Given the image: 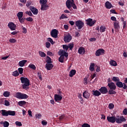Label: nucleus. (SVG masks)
<instances>
[{"label":"nucleus","mask_w":127,"mask_h":127,"mask_svg":"<svg viewBox=\"0 0 127 127\" xmlns=\"http://www.w3.org/2000/svg\"><path fill=\"white\" fill-rule=\"evenodd\" d=\"M21 83L23 84L22 85V88L26 91H27L29 89V86L30 85V80L26 77H21L20 79Z\"/></svg>","instance_id":"nucleus-1"},{"label":"nucleus","mask_w":127,"mask_h":127,"mask_svg":"<svg viewBox=\"0 0 127 127\" xmlns=\"http://www.w3.org/2000/svg\"><path fill=\"white\" fill-rule=\"evenodd\" d=\"M108 86L110 89L108 91V94L109 95H116L117 94V92L115 91L117 89V86L115 83L110 82L108 84Z\"/></svg>","instance_id":"nucleus-2"},{"label":"nucleus","mask_w":127,"mask_h":127,"mask_svg":"<svg viewBox=\"0 0 127 127\" xmlns=\"http://www.w3.org/2000/svg\"><path fill=\"white\" fill-rule=\"evenodd\" d=\"M16 98H17V99L23 100L27 99L28 98V95L24 93H22L21 92H17L16 93Z\"/></svg>","instance_id":"nucleus-3"},{"label":"nucleus","mask_w":127,"mask_h":127,"mask_svg":"<svg viewBox=\"0 0 127 127\" xmlns=\"http://www.w3.org/2000/svg\"><path fill=\"white\" fill-rule=\"evenodd\" d=\"M85 21L86 22V24L90 27L94 26L95 23L97 22V21L96 20H93V19L91 18L87 19L85 20Z\"/></svg>","instance_id":"nucleus-4"},{"label":"nucleus","mask_w":127,"mask_h":127,"mask_svg":"<svg viewBox=\"0 0 127 127\" xmlns=\"http://www.w3.org/2000/svg\"><path fill=\"white\" fill-rule=\"evenodd\" d=\"M126 118H124V116L120 117L117 116L115 117V122H116L117 124H122V123L126 122Z\"/></svg>","instance_id":"nucleus-5"},{"label":"nucleus","mask_w":127,"mask_h":127,"mask_svg":"<svg viewBox=\"0 0 127 127\" xmlns=\"http://www.w3.org/2000/svg\"><path fill=\"white\" fill-rule=\"evenodd\" d=\"M84 22L82 20H77L75 22V25L77 27L78 29H82L84 27Z\"/></svg>","instance_id":"nucleus-6"},{"label":"nucleus","mask_w":127,"mask_h":127,"mask_svg":"<svg viewBox=\"0 0 127 127\" xmlns=\"http://www.w3.org/2000/svg\"><path fill=\"white\" fill-rule=\"evenodd\" d=\"M71 39H72V36H71V35L69 33L67 34V35L64 36V42H65L66 43H68L70 42Z\"/></svg>","instance_id":"nucleus-7"},{"label":"nucleus","mask_w":127,"mask_h":127,"mask_svg":"<svg viewBox=\"0 0 127 127\" xmlns=\"http://www.w3.org/2000/svg\"><path fill=\"white\" fill-rule=\"evenodd\" d=\"M51 35L54 38H57L58 37V30L56 29L52 30L51 32Z\"/></svg>","instance_id":"nucleus-8"},{"label":"nucleus","mask_w":127,"mask_h":127,"mask_svg":"<svg viewBox=\"0 0 127 127\" xmlns=\"http://www.w3.org/2000/svg\"><path fill=\"white\" fill-rule=\"evenodd\" d=\"M7 26L11 30H15L16 29V25L13 23V22H9Z\"/></svg>","instance_id":"nucleus-9"},{"label":"nucleus","mask_w":127,"mask_h":127,"mask_svg":"<svg viewBox=\"0 0 127 127\" xmlns=\"http://www.w3.org/2000/svg\"><path fill=\"white\" fill-rule=\"evenodd\" d=\"M103 54H105V50L103 49H98L95 53L96 56H100V55H103Z\"/></svg>","instance_id":"nucleus-10"},{"label":"nucleus","mask_w":127,"mask_h":127,"mask_svg":"<svg viewBox=\"0 0 127 127\" xmlns=\"http://www.w3.org/2000/svg\"><path fill=\"white\" fill-rule=\"evenodd\" d=\"M107 119L108 122H109V123H111L112 124H115V123H116V117L115 116H108L107 117Z\"/></svg>","instance_id":"nucleus-11"},{"label":"nucleus","mask_w":127,"mask_h":127,"mask_svg":"<svg viewBox=\"0 0 127 127\" xmlns=\"http://www.w3.org/2000/svg\"><path fill=\"white\" fill-rule=\"evenodd\" d=\"M29 9L31 10V11H32L33 14H35V15L38 14V9H37V8L32 6H30Z\"/></svg>","instance_id":"nucleus-12"},{"label":"nucleus","mask_w":127,"mask_h":127,"mask_svg":"<svg viewBox=\"0 0 127 127\" xmlns=\"http://www.w3.org/2000/svg\"><path fill=\"white\" fill-rule=\"evenodd\" d=\"M99 91L101 93V94H105L109 92L108 91V89L106 87H101L100 89H99Z\"/></svg>","instance_id":"nucleus-13"},{"label":"nucleus","mask_w":127,"mask_h":127,"mask_svg":"<svg viewBox=\"0 0 127 127\" xmlns=\"http://www.w3.org/2000/svg\"><path fill=\"white\" fill-rule=\"evenodd\" d=\"M83 97L84 98V99L88 100V99L90 98V93L87 90H85L83 93Z\"/></svg>","instance_id":"nucleus-14"},{"label":"nucleus","mask_w":127,"mask_h":127,"mask_svg":"<svg viewBox=\"0 0 127 127\" xmlns=\"http://www.w3.org/2000/svg\"><path fill=\"white\" fill-rule=\"evenodd\" d=\"M78 53H79V54H85V53H86L85 48L83 47H80L78 50Z\"/></svg>","instance_id":"nucleus-15"},{"label":"nucleus","mask_w":127,"mask_h":127,"mask_svg":"<svg viewBox=\"0 0 127 127\" xmlns=\"http://www.w3.org/2000/svg\"><path fill=\"white\" fill-rule=\"evenodd\" d=\"M59 55L61 56H64V57H67L68 56V53H66L65 51H60L59 52Z\"/></svg>","instance_id":"nucleus-16"},{"label":"nucleus","mask_w":127,"mask_h":127,"mask_svg":"<svg viewBox=\"0 0 127 127\" xmlns=\"http://www.w3.org/2000/svg\"><path fill=\"white\" fill-rule=\"evenodd\" d=\"M54 98L56 102H57L58 101H61V100H62V96L59 94H55Z\"/></svg>","instance_id":"nucleus-17"},{"label":"nucleus","mask_w":127,"mask_h":127,"mask_svg":"<svg viewBox=\"0 0 127 127\" xmlns=\"http://www.w3.org/2000/svg\"><path fill=\"white\" fill-rule=\"evenodd\" d=\"M92 95L95 97H99V96H101V93L99 90H92Z\"/></svg>","instance_id":"nucleus-18"},{"label":"nucleus","mask_w":127,"mask_h":127,"mask_svg":"<svg viewBox=\"0 0 127 127\" xmlns=\"http://www.w3.org/2000/svg\"><path fill=\"white\" fill-rule=\"evenodd\" d=\"M72 4H73V3H72L70 0H66V3H65L66 7L68 9H70L72 7Z\"/></svg>","instance_id":"nucleus-19"},{"label":"nucleus","mask_w":127,"mask_h":127,"mask_svg":"<svg viewBox=\"0 0 127 127\" xmlns=\"http://www.w3.org/2000/svg\"><path fill=\"white\" fill-rule=\"evenodd\" d=\"M105 7L106 8L110 9L113 7V5L112 3H111V2H110V1H107L105 2Z\"/></svg>","instance_id":"nucleus-20"},{"label":"nucleus","mask_w":127,"mask_h":127,"mask_svg":"<svg viewBox=\"0 0 127 127\" xmlns=\"http://www.w3.org/2000/svg\"><path fill=\"white\" fill-rule=\"evenodd\" d=\"M0 112L2 116L3 117H8V111L5 110H2L0 111Z\"/></svg>","instance_id":"nucleus-21"},{"label":"nucleus","mask_w":127,"mask_h":127,"mask_svg":"<svg viewBox=\"0 0 127 127\" xmlns=\"http://www.w3.org/2000/svg\"><path fill=\"white\" fill-rule=\"evenodd\" d=\"M27 62V61L26 60L21 61L19 62V66L20 67H23V66H24V65H25V64Z\"/></svg>","instance_id":"nucleus-22"},{"label":"nucleus","mask_w":127,"mask_h":127,"mask_svg":"<svg viewBox=\"0 0 127 127\" xmlns=\"http://www.w3.org/2000/svg\"><path fill=\"white\" fill-rule=\"evenodd\" d=\"M54 67V65L52 64H46V68H47V70H51Z\"/></svg>","instance_id":"nucleus-23"},{"label":"nucleus","mask_w":127,"mask_h":127,"mask_svg":"<svg viewBox=\"0 0 127 127\" xmlns=\"http://www.w3.org/2000/svg\"><path fill=\"white\" fill-rule=\"evenodd\" d=\"M114 28H115V29H119V28H120V22L119 21H116L114 22Z\"/></svg>","instance_id":"nucleus-24"},{"label":"nucleus","mask_w":127,"mask_h":127,"mask_svg":"<svg viewBox=\"0 0 127 127\" xmlns=\"http://www.w3.org/2000/svg\"><path fill=\"white\" fill-rule=\"evenodd\" d=\"M48 7H49V6L47 5V4H45L44 5H41V10H47L48 9Z\"/></svg>","instance_id":"nucleus-25"},{"label":"nucleus","mask_w":127,"mask_h":127,"mask_svg":"<svg viewBox=\"0 0 127 127\" xmlns=\"http://www.w3.org/2000/svg\"><path fill=\"white\" fill-rule=\"evenodd\" d=\"M116 85L118 88H123L124 87V83H123L120 80L116 82Z\"/></svg>","instance_id":"nucleus-26"},{"label":"nucleus","mask_w":127,"mask_h":127,"mask_svg":"<svg viewBox=\"0 0 127 127\" xmlns=\"http://www.w3.org/2000/svg\"><path fill=\"white\" fill-rule=\"evenodd\" d=\"M18 105L20 106V107H23V106H25L26 105V101H20L18 102Z\"/></svg>","instance_id":"nucleus-27"},{"label":"nucleus","mask_w":127,"mask_h":127,"mask_svg":"<svg viewBox=\"0 0 127 127\" xmlns=\"http://www.w3.org/2000/svg\"><path fill=\"white\" fill-rule=\"evenodd\" d=\"M89 70L91 72L95 70V64L91 63L89 66Z\"/></svg>","instance_id":"nucleus-28"},{"label":"nucleus","mask_w":127,"mask_h":127,"mask_svg":"<svg viewBox=\"0 0 127 127\" xmlns=\"http://www.w3.org/2000/svg\"><path fill=\"white\" fill-rule=\"evenodd\" d=\"M3 96L6 98H7L10 96V92L7 91H4Z\"/></svg>","instance_id":"nucleus-29"},{"label":"nucleus","mask_w":127,"mask_h":127,"mask_svg":"<svg viewBox=\"0 0 127 127\" xmlns=\"http://www.w3.org/2000/svg\"><path fill=\"white\" fill-rule=\"evenodd\" d=\"M76 74V70L72 69L69 73V77H73Z\"/></svg>","instance_id":"nucleus-30"},{"label":"nucleus","mask_w":127,"mask_h":127,"mask_svg":"<svg viewBox=\"0 0 127 127\" xmlns=\"http://www.w3.org/2000/svg\"><path fill=\"white\" fill-rule=\"evenodd\" d=\"M110 64L111 66H117V65H118V64H117V62L113 60H111L110 61Z\"/></svg>","instance_id":"nucleus-31"},{"label":"nucleus","mask_w":127,"mask_h":127,"mask_svg":"<svg viewBox=\"0 0 127 127\" xmlns=\"http://www.w3.org/2000/svg\"><path fill=\"white\" fill-rule=\"evenodd\" d=\"M112 81H114V82H116V83H117V82L120 81V77L113 76L112 78Z\"/></svg>","instance_id":"nucleus-32"},{"label":"nucleus","mask_w":127,"mask_h":127,"mask_svg":"<svg viewBox=\"0 0 127 127\" xmlns=\"http://www.w3.org/2000/svg\"><path fill=\"white\" fill-rule=\"evenodd\" d=\"M17 16L18 18V19L22 18L23 16V12L20 11L18 12L17 14Z\"/></svg>","instance_id":"nucleus-33"},{"label":"nucleus","mask_w":127,"mask_h":127,"mask_svg":"<svg viewBox=\"0 0 127 127\" xmlns=\"http://www.w3.org/2000/svg\"><path fill=\"white\" fill-rule=\"evenodd\" d=\"M39 55L41 56V57H46V54H45L43 52H41L40 51H39Z\"/></svg>","instance_id":"nucleus-34"},{"label":"nucleus","mask_w":127,"mask_h":127,"mask_svg":"<svg viewBox=\"0 0 127 127\" xmlns=\"http://www.w3.org/2000/svg\"><path fill=\"white\" fill-rule=\"evenodd\" d=\"M8 116H15V111H8Z\"/></svg>","instance_id":"nucleus-35"},{"label":"nucleus","mask_w":127,"mask_h":127,"mask_svg":"<svg viewBox=\"0 0 127 127\" xmlns=\"http://www.w3.org/2000/svg\"><path fill=\"white\" fill-rule=\"evenodd\" d=\"M78 99L80 100V102L81 104H83L84 103V100L83 99V98H82V94H79L78 96Z\"/></svg>","instance_id":"nucleus-36"},{"label":"nucleus","mask_w":127,"mask_h":127,"mask_svg":"<svg viewBox=\"0 0 127 127\" xmlns=\"http://www.w3.org/2000/svg\"><path fill=\"white\" fill-rule=\"evenodd\" d=\"M29 68H31V69H33V70H36V66H35V65L30 64L29 66Z\"/></svg>","instance_id":"nucleus-37"},{"label":"nucleus","mask_w":127,"mask_h":127,"mask_svg":"<svg viewBox=\"0 0 127 127\" xmlns=\"http://www.w3.org/2000/svg\"><path fill=\"white\" fill-rule=\"evenodd\" d=\"M59 61L61 62V63H64V56H61L59 58Z\"/></svg>","instance_id":"nucleus-38"},{"label":"nucleus","mask_w":127,"mask_h":127,"mask_svg":"<svg viewBox=\"0 0 127 127\" xmlns=\"http://www.w3.org/2000/svg\"><path fill=\"white\" fill-rule=\"evenodd\" d=\"M21 27L22 28V32L24 34L27 33V29L23 27V26H21Z\"/></svg>","instance_id":"nucleus-39"},{"label":"nucleus","mask_w":127,"mask_h":127,"mask_svg":"<svg viewBox=\"0 0 127 127\" xmlns=\"http://www.w3.org/2000/svg\"><path fill=\"white\" fill-rule=\"evenodd\" d=\"M100 32H105L106 31V27L103 26H101L100 28Z\"/></svg>","instance_id":"nucleus-40"},{"label":"nucleus","mask_w":127,"mask_h":127,"mask_svg":"<svg viewBox=\"0 0 127 127\" xmlns=\"http://www.w3.org/2000/svg\"><path fill=\"white\" fill-rule=\"evenodd\" d=\"M46 62L48 64L52 63V62L51 61V58L49 57V56H47V60L46 61Z\"/></svg>","instance_id":"nucleus-41"},{"label":"nucleus","mask_w":127,"mask_h":127,"mask_svg":"<svg viewBox=\"0 0 127 127\" xmlns=\"http://www.w3.org/2000/svg\"><path fill=\"white\" fill-rule=\"evenodd\" d=\"M67 46H68V48H69L70 50H72V49H73V48H74V44L69 43Z\"/></svg>","instance_id":"nucleus-42"},{"label":"nucleus","mask_w":127,"mask_h":127,"mask_svg":"<svg viewBox=\"0 0 127 127\" xmlns=\"http://www.w3.org/2000/svg\"><path fill=\"white\" fill-rule=\"evenodd\" d=\"M12 75L14 76V77H17V76L19 75V73H18V71L17 70H16L13 72Z\"/></svg>","instance_id":"nucleus-43"},{"label":"nucleus","mask_w":127,"mask_h":127,"mask_svg":"<svg viewBox=\"0 0 127 127\" xmlns=\"http://www.w3.org/2000/svg\"><path fill=\"white\" fill-rule=\"evenodd\" d=\"M40 3L42 5L46 4L47 3V0H40Z\"/></svg>","instance_id":"nucleus-44"},{"label":"nucleus","mask_w":127,"mask_h":127,"mask_svg":"<svg viewBox=\"0 0 127 127\" xmlns=\"http://www.w3.org/2000/svg\"><path fill=\"white\" fill-rule=\"evenodd\" d=\"M9 41L10 43H15L17 41L15 39L11 38L9 40Z\"/></svg>","instance_id":"nucleus-45"},{"label":"nucleus","mask_w":127,"mask_h":127,"mask_svg":"<svg viewBox=\"0 0 127 127\" xmlns=\"http://www.w3.org/2000/svg\"><path fill=\"white\" fill-rule=\"evenodd\" d=\"M65 18H68V17L64 14H62L60 17V19H64Z\"/></svg>","instance_id":"nucleus-46"},{"label":"nucleus","mask_w":127,"mask_h":127,"mask_svg":"<svg viewBox=\"0 0 127 127\" xmlns=\"http://www.w3.org/2000/svg\"><path fill=\"white\" fill-rule=\"evenodd\" d=\"M47 41H49V42L51 43L52 45H53V44H54V41H53V40L51 38H48L47 39Z\"/></svg>","instance_id":"nucleus-47"},{"label":"nucleus","mask_w":127,"mask_h":127,"mask_svg":"<svg viewBox=\"0 0 127 127\" xmlns=\"http://www.w3.org/2000/svg\"><path fill=\"white\" fill-rule=\"evenodd\" d=\"M37 75L39 76V80H40V81H42V75H41V72H38L37 73Z\"/></svg>","instance_id":"nucleus-48"},{"label":"nucleus","mask_w":127,"mask_h":127,"mask_svg":"<svg viewBox=\"0 0 127 127\" xmlns=\"http://www.w3.org/2000/svg\"><path fill=\"white\" fill-rule=\"evenodd\" d=\"M63 47L64 50H65L66 52H67L68 49H69V47H68V46H67V45H64L63 46Z\"/></svg>","instance_id":"nucleus-49"},{"label":"nucleus","mask_w":127,"mask_h":127,"mask_svg":"<svg viewBox=\"0 0 127 127\" xmlns=\"http://www.w3.org/2000/svg\"><path fill=\"white\" fill-rule=\"evenodd\" d=\"M15 125L17 126V127H21L22 126V124H21V122L16 121L15 122Z\"/></svg>","instance_id":"nucleus-50"},{"label":"nucleus","mask_w":127,"mask_h":127,"mask_svg":"<svg viewBox=\"0 0 127 127\" xmlns=\"http://www.w3.org/2000/svg\"><path fill=\"white\" fill-rule=\"evenodd\" d=\"M51 46V44H50L49 42H46V47L47 48H50Z\"/></svg>","instance_id":"nucleus-51"},{"label":"nucleus","mask_w":127,"mask_h":127,"mask_svg":"<svg viewBox=\"0 0 127 127\" xmlns=\"http://www.w3.org/2000/svg\"><path fill=\"white\" fill-rule=\"evenodd\" d=\"M18 71L19 74H22L23 73V68L22 67H19L18 69Z\"/></svg>","instance_id":"nucleus-52"},{"label":"nucleus","mask_w":127,"mask_h":127,"mask_svg":"<svg viewBox=\"0 0 127 127\" xmlns=\"http://www.w3.org/2000/svg\"><path fill=\"white\" fill-rule=\"evenodd\" d=\"M9 126V123L7 121L4 122V125H3L4 127H8Z\"/></svg>","instance_id":"nucleus-53"},{"label":"nucleus","mask_w":127,"mask_h":127,"mask_svg":"<svg viewBox=\"0 0 127 127\" xmlns=\"http://www.w3.org/2000/svg\"><path fill=\"white\" fill-rule=\"evenodd\" d=\"M114 107H115V105H114V104L113 103L109 104V106H108L110 110H112V109L113 108H114Z\"/></svg>","instance_id":"nucleus-54"},{"label":"nucleus","mask_w":127,"mask_h":127,"mask_svg":"<svg viewBox=\"0 0 127 127\" xmlns=\"http://www.w3.org/2000/svg\"><path fill=\"white\" fill-rule=\"evenodd\" d=\"M26 14H28L29 16H32L33 15L32 14V13L31 11H27L25 12Z\"/></svg>","instance_id":"nucleus-55"},{"label":"nucleus","mask_w":127,"mask_h":127,"mask_svg":"<svg viewBox=\"0 0 127 127\" xmlns=\"http://www.w3.org/2000/svg\"><path fill=\"white\" fill-rule=\"evenodd\" d=\"M82 127H91V126L87 123L83 124L82 126Z\"/></svg>","instance_id":"nucleus-56"},{"label":"nucleus","mask_w":127,"mask_h":127,"mask_svg":"<svg viewBox=\"0 0 127 127\" xmlns=\"http://www.w3.org/2000/svg\"><path fill=\"white\" fill-rule=\"evenodd\" d=\"M26 20H27V21H30L31 22L33 21V19L32 17H29L26 18Z\"/></svg>","instance_id":"nucleus-57"},{"label":"nucleus","mask_w":127,"mask_h":127,"mask_svg":"<svg viewBox=\"0 0 127 127\" xmlns=\"http://www.w3.org/2000/svg\"><path fill=\"white\" fill-rule=\"evenodd\" d=\"M4 105L5 106H6V107H8V106H9L10 105V103L9 102H8V101L6 100H5L4 101Z\"/></svg>","instance_id":"nucleus-58"},{"label":"nucleus","mask_w":127,"mask_h":127,"mask_svg":"<svg viewBox=\"0 0 127 127\" xmlns=\"http://www.w3.org/2000/svg\"><path fill=\"white\" fill-rule=\"evenodd\" d=\"M64 118H65V115H62L59 117V121L61 122L62 120H64Z\"/></svg>","instance_id":"nucleus-59"},{"label":"nucleus","mask_w":127,"mask_h":127,"mask_svg":"<svg viewBox=\"0 0 127 127\" xmlns=\"http://www.w3.org/2000/svg\"><path fill=\"white\" fill-rule=\"evenodd\" d=\"M19 19V22H20V23L23 24L24 23V21L23 20V18H20L18 19Z\"/></svg>","instance_id":"nucleus-60"},{"label":"nucleus","mask_w":127,"mask_h":127,"mask_svg":"<svg viewBox=\"0 0 127 127\" xmlns=\"http://www.w3.org/2000/svg\"><path fill=\"white\" fill-rule=\"evenodd\" d=\"M35 118H36V119H40V118H41V114H36Z\"/></svg>","instance_id":"nucleus-61"},{"label":"nucleus","mask_w":127,"mask_h":127,"mask_svg":"<svg viewBox=\"0 0 127 127\" xmlns=\"http://www.w3.org/2000/svg\"><path fill=\"white\" fill-rule=\"evenodd\" d=\"M123 114L127 116V109L126 108L123 110Z\"/></svg>","instance_id":"nucleus-62"},{"label":"nucleus","mask_w":127,"mask_h":127,"mask_svg":"<svg viewBox=\"0 0 127 127\" xmlns=\"http://www.w3.org/2000/svg\"><path fill=\"white\" fill-rule=\"evenodd\" d=\"M124 90H127V86L126 83H123V87H122Z\"/></svg>","instance_id":"nucleus-63"},{"label":"nucleus","mask_w":127,"mask_h":127,"mask_svg":"<svg viewBox=\"0 0 127 127\" xmlns=\"http://www.w3.org/2000/svg\"><path fill=\"white\" fill-rule=\"evenodd\" d=\"M42 125H43V126H46V125H47V122L45 121H42Z\"/></svg>","instance_id":"nucleus-64"}]
</instances>
